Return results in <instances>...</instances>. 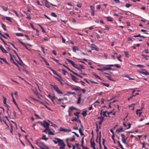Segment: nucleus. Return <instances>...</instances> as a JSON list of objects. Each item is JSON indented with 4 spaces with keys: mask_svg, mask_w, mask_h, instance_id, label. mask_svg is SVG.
Masks as SVG:
<instances>
[{
    "mask_svg": "<svg viewBox=\"0 0 149 149\" xmlns=\"http://www.w3.org/2000/svg\"><path fill=\"white\" fill-rule=\"evenodd\" d=\"M35 144L42 149H49V148L46 146L43 142L36 141Z\"/></svg>",
    "mask_w": 149,
    "mask_h": 149,
    "instance_id": "nucleus-1",
    "label": "nucleus"
},
{
    "mask_svg": "<svg viewBox=\"0 0 149 149\" xmlns=\"http://www.w3.org/2000/svg\"><path fill=\"white\" fill-rule=\"evenodd\" d=\"M55 139L58 140V145L60 146V149H64L65 148V143L63 142L62 140L61 139L59 138H55Z\"/></svg>",
    "mask_w": 149,
    "mask_h": 149,
    "instance_id": "nucleus-2",
    "label": "nucleus"
},
{
    "mask_svg": "<svg viewBox=\"0 0 149 149\" xmlns=\"http://www.w3.org/2000/svg\"><path fill=\"white\" fill-rule=\"evenodd\" d=\"M53 87L54 91H56L58 94H63V93L61 92L58 88V87L55 85H51Z\"/></svg>",
    "mask_w": 149,
    "mask_h": 149,
    "instance_id": "nucleus-3",
    "label": "nucleus"
},
{
    "mask_svg": "<svg viewBox=\"0 0 149 149\" xmlns=\"http://www.w3.org/2000/svg\"><path fill=\"white\" fill-rule=\"evenodd\" d=\"M39 123L42 126H43L45 128L49 126V123L45 121H43V122L40 121L39 122Z\"/></svg>",
    "mask_w": 149,
    "mask_h": 149,
    "instance_id": "nucleus-4",
    "label": "nucleus"
},
{
    "mask_svg": "<svg viewBox=\"0 0 149 149\" xmlns=\"http://www.w3.org/2000/svg\"><path fill=\"white\" fill-rule=\"evenodd\" d=\"M66 60L68 62L70 63L72 65V66L74 67L75 68L77 69V68H78V67H77V65L76 64H75L72 61L68 58L66 59Z\"/></svg>",
    "mask_w": 149,
    "mask_h": 149,
    "instance_id": "nucleus-5",
    "label": "nucleus"
},
{
    "mask_svg": "<svg viewBox=\"0 0 149 149\" xmlns=\"http://www.w3.org/2000/svg\"><path fill=\"white\" fill-rule=\"evenodd\" d=\"M70 75L71 77V79H72L74 82H78V81L77 80V79H78L76 77H75L74 75H73L70 74Z\"/></svg>",
    "mask_w": 149,
    "mask_h": 149,
    "instance_id": "nucleus-6",
    "label": "nucleus"
},
{
    "mask_svg": "<svg viewBox=\"0 0 149 149\" xmlns=\"http://www.w3.org/2000/svg\"><path fill=\"white\" fill-rule=\"evenodd\" d=\"M138 71L140 73H142L146 75H149V73L148 72V71L147 70H145V71H139L138 70Z\"/></svg>",
    "mask_w": 149,
    "mask_h": 149,
    "instance_id": "nucleus-7",
    "label": "nucleus"
},
{
    "mask_svg": "<svg viewBox=\"0 0 149 149\" xmlns=\"http://www.w3.org/2000/svg\"><path fill=\"white\" fill-rule=\"evenodd\" d=\"M123 128L122 127H121L120 129H117L116 131V132L117 133L120 132H123Z\"/></svg>",
    "mask_w": 149,
    "mask_h": 149,
    "instance_id": "nucleus-8",
    "label": "nucleus"
},
{
    "mask_svg": "<svg viewBox=\"0 0 149 149\" xmlns=\"http://www.w3.org/2000/svg\"><path fill=\"white\" fill-rule=\"evenodd\" d=\"M98 119H100L101 120H100V121L99 122V124L100 125H101L102 124V122L104 120V118L103 117H98L97 118Z\"/></svg>",
    "mask_w": 149,
    "mask_h": 149,
    "instance_id": "nucleus-9",
    "label": "nucleus"
},
{
    "mask_svg": "<svg viewBox=\"0 0 149 149\" xmlns=\"http://www.w3.org/2000/svg\"><path fill=\"white\" fill-rule=\"evenodd\" d=\"M0 49L3 53H6L8 52L1 45H0Z\"/></svg>",
    "mask_w": 149,
    "mask_h": 149,
    "instance_id": "nucleus-10",
    "label": "nucleus"
},
{
    "mask_svg": "<svg viewBox=\"0 0 149 149\" xmlns=\"http://www.w3.org/2000/svg\"><path fill=\"white\" fill-rule=\"evenodd\" d=\"M49 68L52 71L53 74H55L56 75H57V76H58V77H61L56 72V71H55V70H54L52 68H51V67H49Z\"/></svg>",
    "mask_w": 149,
    "mask_h": 149,
    "instance_id": "nucleus-11",
    "label": "nucleus"
},
{
    "mask_svg": "<svg viewBox=\"0 0 149 149\" xmlns=\"http://www.w3.org/2000/svg\"><path fill=\"white\" fill-rule=\"evenodd\" d=\"M72 50L74 52H76L77 51H79V49L78 47L75 46H73L72 47Z\"/></svg>",
    "mask_w": 149,
    "mask_h": 149,
    "instance_id": "nucleus-12",
    "label": "nucleus"
},
{
    "mask_svg": "<svg viewBox=\"0 0 149 149\" xmlns=\"http://www.w3.org/2000/svg\"><path fill=\"white\" fill-rule=\"evenodd\" d=\"M107 65L109 66H111V67L114 66L115 67H117L118 68H120L121 67L120 66V65H119L118 64H114V65H112V64L108 65Z\"/></svg>",
    "mask_w": 149,
    "mask_h": 149,
    "instance_id": "nucleus-13",
    "label": "nucleus"
},
{
    "mask_svg": "<svg viewBox=\"0 0 149 149\" xmlns=\"http://www.w3.org/2000/svg\"><path fill=\"white\" fill-rule=\"evenodd\" d=\"M134 37H141L143 38H146L147 37L146 36H141L140 34H139L138 35H134Z\"/></svg>",
    "mask_w": 149,
    "mask_h": 149,
    "instance_id": "nucleus-14",
    "label": "nucleus"
},
{
    "mask_svg": "<svg viewBox=\"0 0 149 149\" xmlns=\"http://www.w3.org/2000/svg\"><path fill=\"white\" fill-rule=\"evenodd\" d=\"M0 59L2 60L4 62L6 63V64L8 65H9V63H8L6 60L4 58H1L0 57Z\"/></svg>",
    "mask_w": 149,
    "mask_h": 149,
    "instance_id": "nucleus-15",
    "label": "nucleus"
},
{
    "mask_svg": "<svg viewBox=\"0 0 149 149\" xmlns=\"http://www.w3.org/2000/svg\"><path fill=\"white\" fill-rule=\"evenodd\" d=\"M91 49L92 50H95L96 51H99V49L98 48L96 47H94L93 46H91Z\"/></svg>",
    "mask_w": 149,
    "mask_h": 149,
    "instance_id": "nucleus-16",
    "label": "nucleus"
},
{
    "mask_svg": "<svg viewBox=\"0 0 149 149\" xmlns=\"http://www.w3.org/2000/svg\"><path fill=\"white\" fill-rule=\"evenodd\" d=\"M71 90H75V91H79V86H77V87L76 88H74L72 86H70Z\"/></svg>",
    "mask_w": 149,
    "mask_h": 149,
    "instance_id": "nucleus-17",
    "label": "nucleus"
},
{
    "mask_svg": "<svg viewBox=\"0 0 149 149\" xmlns=\"http://www.w3.org/2000/svg\"><path fill=\"white\" fill-rule=\"evenodd\" d=\"M48 138H47L46 137V135L45 134H43L42 135V137L41 138V139L42 140H44L46 141H47L48 139Z\"/></svg>",
    "mask_w": 149,
    "mask_h": 149,
    "instance_id": "nucleus-18",
    "label": "nucleus"
},
{
    "mask_svg": "<svg viewBox=\"0 0 149 149\" xmlns=\"http://www.w3.org/2000/svg\"><path fill=\"white\" fill-rule=\"evenodd\" d=\"M117 143L118 144V146L122 149H124L123 147L122 144L120 143V141H117Z\"/></svg>",
    "mask_w": 149,
    "mask_h": 149,
    "instance_id": "nucleus-19",
    "label": "nucleus"
},
{
    "mask_svg": "<svg viewBox=\"0 0 149 149\" xmlns=\"http://www.w3.org/2000/svg\"><path fill=\"white\" fill-rule=\"evenodd\" d=\"M57 99V97H55V96H53L52 97H51V100H52L53 103L54 104H56V103H55L54 102V101L53 100L54 99Z\"/></svg>",
    "mask_w": 149,
    "mask_h": 149,
    "instance_id": "nucleus-20",
    "label": "nucleus"
},
{
    "mask_svg": "<svg viewBox=\"0 0 149 149\" xmlns=\"http://www.w3.org/2000/svg\"><path fill=\"white\" fill-rule=\"evenodd\" d=\"M91 146L92 147L95 146V143L94 142V141H90Z\"/></svg>",
    "mask_w": 149,
    "mask_h": 149,
    "instance_id": "nucleus-21",
    "label": "nucleus"
},
{
    "mask_svg": "<svg viewBox=\"0 0 149 149\" xmlns=\"http://www.w3.org/2000/svg\"><path fill=\"white\" fill-rule=\"evenodd\" d=\"M19 42H20V43L21 44L23 45L24 46L26 49H27L29 50V49H28V47H26V46L25 44L24 43H23L21 41H19Z\"/></svg>",
    "mask_w": 149,
    "mask_h": 149,
    "instance_id": "nucleus-22",
    "label": "nucleus"
},
{
    "mask_svg": "<svg viewBox=\"0 0 149 149\" xmlns=\"http://www.w3.org/2000/svg\"><path fill=\"white\" fill-rule=\"evenodd\" d=\"M77 69H78V70H79V71L80 72V73H81V74H82L84 75H85L86 74H85V73L82 72V71L81 70V69L80 68L78 67V68H77Z\"/></svg>",
    "mask_w": 149,
    "mask_h": 149,
    "instance_id": "nucleus-23",
    "label": "nucleus"
},
{
    "mask_svg": "<svg viewBox=\"0 0 149 149\" xmlns=\"http://www.w3.org/2000/svg\"><path fill=\"white\" fill-rule=\"evenodd\" d=\"M96 131L97 132V138H98V131H99V130L98 129V125L97 123H96Z\"/></svg>",
    "mask_w": 149,
    "mask_h": 149,
    "instance_id": "nucleus-24",
    "label": "nucleus"
},
{
    "mask_svg": "<svg viewBox=\"0 0 149 149\" xmlns=\"http://www.w3.org/2000/svg\"><path fill=\"white\" fill-rule=\"evenodd\" d=\"M81 114L84 117L86 116L87 115L86 111L85 110L83 111Z\"/></svg>",
    "mask_w": 149,
    "mask_h": 149,
    "instance_id": "nucleus-25",
    "label": "nucleus"
},
{
    "mask_svg": "<svg viewBox=\"0 0 149 149\" xmlns=\"http://www.w3.org/2000/svg\"><path fill=\"white\" fill-rule=\"evenodd\" d=\"M111 67H104L103 68V70L104 71H106L107 70H111Z\"/></svg>",
    "mask_w": 149,
    "mask_h": 149,
    "instance_id": "nucleus-26",
    "label": "nucleus"
},
{
    "mask_svg": "<svg viewBox=\"0 0 149 149\" xmlns=\"http://www.w3.org/2000/svg\"><path fill=\"white\" fill-rule=\"evenodd\" d=\"M1 8H2L3 10H4V11H6L8 10V8L7 7H5L4 6H1Z\"/></svg>",
    "mask_w": 149,
    "mask_h": 149,
    "instance_id": "nucleus-27",
    "label": "nucleus"
},
{
    "mask_svg": "<svg viewBox=\"0 0 149 149\" xmlns=\"http://www.w3.org/2000/svg\"><path fill=\"white\" fill-rule=\"evenodd\" d=\"M67 95H74L75 94L74 92H67Z\"/></svg>",
    "mask_w": 149,
    "mask_h": 149,
    "instance_id": "nucleus-28",
    "label": "nucleus"
},
{
    "mask_svg": "<svg viewBox=\"0 0 149 149\" xmlns=\"http://www.w3.org/2000/svg\"><path fill=\"white\" fill-rule=\"evenodd\" d=\"M12 102L14 103V104L17 107V108H18V109H19V108L18 107V105L17 104V103H16V102H15V99H13V100H12Z\"/></svg>",
    "mask_w": 149,
    "mask_h": 149,
    "instance_id": "nucleus-29",
    "label": "nucleus"
},
{
    "mask_svg": "<svg viewBox=\"0 0 149 149\" xmlns=\"http://www.w3.org/2000/svg\"><path fill=\"white\" fill-rule=\"evenodd\" d=\"M78 89H79V91H82V92H83V93H85V91H86V90L84 89H81V88H80V87H79Z\"/></svg>",
    "mask_w": 149,
    "mask_h": 149,
    "instance_id": "nucleus-30",
    "label": "nucleus"
},
{
    "mask_svg": "<svg viewBox=\"0 0 149 149\" xmlns=\"http://www.w3.org/2000/svg\"><path fill=\"white\" fill-rule=\"evenodd\" d=\"M1 26L2 28L5 31H6L7 30L6 29V26L3 23L1 24Z\"/></svg>",
    "mask_w": 149,
    "mask_h": 149,
    "instance_id": "nucleus-31",
    "label": "nucleus"
},
{
    "mask_svg": "<svg viewBox=\"0 0 149 149\" xmlns=\"http://www.w3.org/2000/svg\"><path fill=\"white\" fill-rule=\"evenodd\" d=\"M121 137V140L126 139L125 137V134H120Z\"/></svg>",
    "mask_w": 149,
    "mask_h": 149,
    "instance_id": "nucleus-32",
    "label": "nucleus"
},
{
    "mask_svg": "<svg viewBox=\"0 0 149 149\" xmlns=\"http://www.w3.org/2000/svg\"><path fill=\"white\" fill-rule=\"evenodd\" d=\"M101 84L103 85L104 86H106L107 87H108L109 86V84L107 83H105L104 82H101Z\"/></svg>",
    "mask_w": 149,
    "mask_h": 149,
    "instance_id": "nucleus-33",
    "label": "nucleus"
},
{
    "mask_svg": "<svg viewBox=\"0 0 149 149\" xmlns=\"http://www.w3.org/2000/svg\"><path fill=\"white\" fill-rule=\"evenodd\" d=\"M70 110L72 111L73 109H76V108L73 106H71L69 107Z\"/></svg>",
    "mask_w": 149,
    "mask_h": 149,
    "instance_id": "nucleus-34",
    "label": "nucleus"
},
{
    "mask_svg": "<svg viewBox=\"0 0 149 149\" xmlns=\"http://www.w3.org/2000/svg\"><path fill=\"white\" fill-rule=\"evenodd\" d=\"M16 35L17 36H24V35L21 33H17L16 34Z\"/></svg>",
    "mask_w": 149,
    "mask_h": 149,
    "instance_id": "nucleus-35",
    "label": "nucleus"
},
{
    "mask_svg": "<svg viewBox=\"0 0 149 149\" xmlns=\"http://www.w3.org/2000/svg\"><path fill=\"white\" fill-rule=\"evenodd\" d=\"M51 15L53 17H56L57 16L56 13L54 12H52L51 13Z\"/></svg>",
    "mask_w": 149,
    "mask_h": 149,
    "instance_id": "nucleus-36",
    "label": "nucleus"
},
{
    "mask_svg": "<svg viewBox=\"0 0 149 149\" xmlns=\"http://www.w3.org/2000/svg\"><path fill=\"white\" fill-rule=\"evenodd\" d=\"M93 75L96 78L100 79H100V77L98 75H97L95 73H93Z\"/></svg>",
    "mask_w": 149,
    "mask_h": 149,
    "instance_id": "nucleus-37",
    "label": "nucleus"
},
{
    "mask_svg": "<svg viewBox=\"0 0 149 149\" xmlns=\"http://www.w3.org/2000/svg\"><path fill=\"white\" fill-rule=\"evenodd\" d=\"M81 100V97H78V100L77 101V104H79L80 103V101Z\"/></svg>",
    "mask_w": 149,
    "mask_h": 149,
    "instance_id": "nucleus-38",
    "label": "nucleus"
},
{
    "mask_svg": "<svg viewBox=\"0 0 149 149\" xmlns=\"http://www.w3.org/2000/svg\"><path fill=\"white\" fill-rule=\"evenodd\" d=\"M79 131L81 135L83 136L84 135V134L82 132V130L81 129H79Z\"/></svg>",
    "mask_w": 149,
    "mask_h": 149,
    "instance_id": "nucleus-39",
    "label": "nucleus"
},
{
    "mask_svg": "<svg viewBox=\"0 0 149 149\" xmlns=\"http://www.w3.org/2000/svg\"><path fill=\"white\" fill-rule=\"evenodd\" d=\"M0 39L1 40H2L4 44L5 45H7V44L6 43V42L4 41V40L1 38V37L0 36Z\"/></svg>",
    "mask_w": 149,
    "mask_h": 149,
    "instance_id": "nucleus-40",
    "label": "nucleus"
},
{
    "mask_svg": "<svg viewBox=\"0 0 149 149\" xmlns=\"http://www.w3.org/2000/svg\"><path fill=\"white\" fill-rule=\"evenodd\" d=\"M90 7L91 11H95V7L91 5L90 6Z\"/></svg>",
    "mask_w": 149,
    "mask_h": 149,
    "instance_id": "nucleus-41",
    "label": "nucleus"
},
{
    "mask_svg": "<svg viewBox=\"0 0 149 149\" xmlns=\"http://www.w3.org/2000/svg\"><path fill=\"white\" fill-rule=\"evenodd\" d=\"M48 134L51 135H54V134L50 130L48 132Z\"/></svg>",
    "mask_w": 149,
    "mask_h": 149,
    "instance_id": "nucleus-42",
    "label": "nucleus"
},
{
    "mask_svg": "<svg viewBox=\"0 0 149 149\" xmlns=\"http://www.w3.org/2000/svg\"><path fill=\"white\" fill-rule=\"evenodd\" d=\"M6 18V19L9 21L10 22H11L12 21H11V18L10 17H5Z\"/></svg>",
    "mask_w": 149,
    "mask_h": 149,
    "instance_id": "nucleus-43",
    "label": "nucleus"
},
{
    "mask_svg": "<svg viewBox=\"0 0 149 149\" xmlns=\"http://www.w3.org/2000/svg\"><path fill=\"white\" fill-rule=\"evenodd\" d=\"M79 112H77L76 113H74V115L75 116H77L78 118H79V116H78V114H79Z\"/></svg>",
    "mask_w": 149,
    "mask_h": 149,
    "instance_id": "nucleus-44",
    "label": "nucleus"
},
{
    "mask_svg": "<svg viewBox=\"0 0 149 149\" xmlns=\"http://www.w3.org/2000/svg\"><path fill=\"white\" fill-rule=\"evenodd\" d=\"M106 77L108 78V79L109 80H111V81H113V80L111 79V77L110 76H106Z\"/></svg>",
    "mask_w": 149,
    "mask_h": 149,
    "instance_id": "nucleus-45",
    "label": "nucleus"
},
{
    "mask_svg": "<svg viewBox=\"0 0 149 149\" xmlns=\"http://www.w3.org/2000/svg\"><path fill=\"white\" fill-rule=\"evenodd\" d=\"M3 103L5 104H6V99L4 96H3Z\"/></svg>",
    "mask_w": 149,
    "mask_h": 149,
    "instance_id": "nucleus-46",
    "label": "nucleus"
},
{
    "mask_svg": "<svg viewBox=\"0 0 149 149\" xmlns=\"http://www.w3.org/2000/svg\"><path fill=\"white\" fill-rule=\"evenodd\" d=\"M141 56H144V57L143 58H144L146 60H147L148 59V58H147L148 56L147 55L142 54Z\"/></svg>",
    "mask_w": 149,
    "mask_h": 149,
    "instance_id": "nucleus-47",
    "label": "nucleus"
},
{
    "mask_svg": "<svg viewBox=\"0 0 149 149\" xmlns=\"http://www.w3.org/2000/svg\"><path fill=\"white\" fill-rule=\"evenodd\" d=\"M52 59H53V60H54V61H56V62L57 63H58L60 65H61V64H60L59 63V61L58 60L54 58H52Z\"/></svg>",
    "mask_w": 149,
    "mask_h": 149,
    "instance_id": "nucleus-48",
    "label": "nucleus"
},
{
    "mask_svg": "<svg viewBox=\"0 0 149 149\" xmlns=\"http://www.w3.org/2000/svg\"><path fill=\"white\" fill-rule=\"evenodd\" d=\"M132 5L131 4L126 3L125 5V6L126 7L128 8H129Z\"/></svg>",
    "mask_w": 149,
    "mask_h": 149,
    "instance_id": "nucleus-49",
    "label": "nucleus"
},
{
    "mask_svg": "<svg viewBox=\"0 0 149 149\" xmlns=\"http://www.w3.org/2000/svg\"><path fill=\"white\" fill-rule=\"evenodd\" d=\"M120 57H121V56L120 55H119L117 57V58H118V60L119 61L122 62V60L120 58Z\"/></svg>",
    "mask_w": 149,
    "mask_h": 149,
    "instance_id": "nucleus-50",
    "label": "nucleus"
},
{
    "mask_svg": "<svg viewBox=\"0 0 149 149\" xmlns=\"http://www.w3.org/2000/svg\"><path fill=\"white\" fill-rule=\"evenodd\" d=\"M56 78L57 79H58V81L60 82L61 84V85L63 86L64 84V83L63 82H62L58 78Z\"/></svg>",
    "mask_w": 149,
    "mask_h": 149,
    "instance_id": "nucleus-51",
    "label": "nucleus"
},
{
    "mask_svg": "<svg viewBox=\"0 0 149 149\" xmlns=\"http://www.w3.org/2000/svg\"><path fill=\"white\" fill-rule=\"evenodd\" d=\"M114 135H112V136H111V138H112V139L113 140V143H116V142H115V139H114Z\"/></svg>",
    "mask_w": 149,
    "mask_h": 149,
    "instance_id": "nucleus-52",
    "label": "nucleus"
},
{
    "mask_svg": "<svg viewBox=\"0 0 149 149\" xmlns=\"http://www.w3.org/2000/svg\"><path fill=\"white\" fill-rule=\"evenodd\" d=\"M8 43H9V44H10L14 48H15V49H16L17 50V48L15 47V45L14 44H13L10 43L9 42H8Z\"/></svg>",
    "mask_w": 149,
    "mask_h": 149,
    "instance_id": "nucleus-53",
    "label": "nucleus"
},
{
    "mask_svg": "<svg viewBox=\"0 0 149 149\" xmlns=\"http://www.w3.org/2000/svg\"><path fill=\"white\" fill-rule=\"evenodd\" d=\"M62 71L63 72V74L64 75H65L66 74V73H68L64 69H63L62 70Z\"/></svg>",
    "mask_w": 149,
    "mask_h": 149,
    "instance_id": "nucleus-54",
    "label": "nucleus"
},
{
    "mask_svg": "<svg viewBox=\"0 0 149 149\" xmlns=\"http://www.w3.org/2000/svg\"><path fill=\"white\" fill-rule=\"evenodd\" d=\"M10 61H11V62L13 63H15V62L14 61V60L13 59L12 57H11L10 58Z\"/></svg>",
    "mask_w": 149,
    "mask_h": 149,
    "instance_id": "nucleus-55",
    "label": "nucleus"
},
{
    "mask_svg": "<svg viewBox=\"0 0 149 149\" xmlns=\"http://www.w3.org/2000/svg\"><path fill=\"white\" fill-rule=\"evenodd\" d=\"M56 99L58 101V104H59L61 103V102L62 100H63V99H58L57 98Z\"/></svg>",
    "mask_w": 149,
    "mask_h": 149,
    "instance_id": "nucleus-56",
    "label": "nucleus"
},
{
    "mask_svg": "<svg viewBox=\"0 0 149 149\" xmlns=\"http://www.w3.org/2000/svg\"><path fill=\"white\" fill-rule=\"evenodd\" d=\"M12 11L14 12L15 13L16 16L19 17V15L18 14L17 12H16L15 10L13 9Z\"/></svg>",
    "mask_w": 149,
    "mask_h": 149,
    "instance_id": "nucleus-57",
    "label": "nucleus"
},
{
    "mask_svg": "<svg viewBox=\"0 0 149 149\" xmlns=\"http://www.w3.org/2000/svg\"><path fill=\"white\" fill-rule=\"evenodd\" d=\"M104 27L105 28L104 29L105 30H109V29L110 27L109 26H104Z\"/></svg>",
    "mask_w": 149,
    "mask_h": 149,
    "instance_id": "nucleus-58",
    "label": "nucleus"
},
{
    "mask_svg": "<svg viewBox=\"0 0 149 149\" xmlns=\"http://www.w3.org/2000/svg\"><path fill=\"white\" fill-rule=\"evenodd\" d=\"M65 128H63L62 127H61L59 128V129L58 130L59 131H65Z\"/></svg>",
    "mask_w": 149,
    "mask_h": 149,
    "instance_id": "nucleus-59",
    "label": "nucleus"
},
{
    "mask_svg": "<svg viewBox=\"0 0 149 149\" xmlns=\"http://www.w3.org/2000/svg\"><path fill=\"white\" fill-rule=\"evenodd\" d=\"M66 141H67V146L69 148H71V146L69 145V143H68V139H67L66 140Z\"/></svg>",
    "mask_w": 149,
    "mask_h": 149,
    "instance_id": "nucleus-60",
    "label": "nucleus"
},
{
    "mask_svg": "<svg viewBox=\"0 0 149 149\" xmlns=\"http://www.w3.org/2000/svg\"><path fill=\"white\" fill-rule=\"evenodd\" d=\"M38 25L40 26V28L42 30V31L43 32H45V31L42 27L40 24H38Z\"/></svg>",
    "mask_w": 149,
    "mask_h": 149,
    "instance_id": "nucleus-61",
    "label": "nucleus"
},
{
    "mask_svg": "<svg viewBox=\"0 0 149 149\" xmlns=\"http://www.w3.org/2000/svg\"><path fill=\"white\" fill-rule=\"evenodd\" d=\"M73 74H75V75H77V76H78V77H81V78H83L81 76H80V75L79 74H77V73H76L75 72H73Z\"/></svg>",
    "mask_w": 149,
    "mask_h": 149,
    "instance_id": "nucleus-62",
    "label": "nucleus"
},
{
    "mask_svg": "<svg viewBox=\"0 0 149 149\" xmlns=\"http://www.w3.org/2000/svg\"><path fill=\"white\" fill-rule=\"evenodd\" d=\"M124 53L125 56L126 57H128V52H127L125 51V52H124Z\"/></svg>",
    "mask_w": 149,
    "mask_h": 149,
    "instance_id": "nucleus-63",
    "label": "nucleus"
},
{
    "mask_svg": "<svg viewBox=\"0 0 149 149\" xmlns=\"http://www.w3.org/2000/svg\"><path fill=\"white\" fill-rule=\"evenodd\" d=\"M126 140L127 139H124L121 140L123 143L125 144H126Z\"/></svg>",
    "mask_w": 149,
    "mask_h": 149,
    "instance_id": "nucleus-64",
    "label": "nucleus"
}]
</instances>
